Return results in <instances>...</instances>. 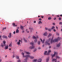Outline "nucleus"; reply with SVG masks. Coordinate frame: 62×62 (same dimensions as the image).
<instances>
[{
	"mask_svg": "<svg viewBox=\"0 0 62 62\" xmlns=\"http://www.w3.org/2000/svg\"><path fill=\"white\" fill-rule=\"evenodd\" d=\"M61 39V38L58 37L57 39H55L54 40H53V39H52L51 40V43H53V42H56L58 40H60Z\"/></svg>",
	"mask_w": 62,
	"mask_h": 62,
	"instance_id": "obj_1",
	"label": "nucleus"
},
{
	"mask_svg": "<svg viewBox=\"0 0 62 62\" xmlns=\"http://www.w3.org/2000/svg\"><path fill=\"white\" fill-rule=\"evenodd\" d=\"M57 61V60H56V59H54L53 58H52V62H60L59 61L56 62Z\"/></svg>",
	"mask_w": 62,
	"mask_h": 62,
	"instance_id": "obj_2",
	"label": "nucleus"
},
{
	"mask_svg": "<svg viewBox=\"0 0 62 62\" xmlns=\"http://www.w3.org/2000/svg\"><path fill=\"white\" fill-rule=\"evenodd\" d=\"M26 57H29V58H30L31 59H33V58H34V57L31 56L29 55H27V56H26Z\"/></svg>",
	"mask_w": 62,
	"mask_h": 62,
	"instance_id": "obj_3",
	"label": "nucleus"
},
{
	"mask_svg": "<svg viewBox=\"0 0 62 62\" xmlns=\"http://www.w3.org/2000/svg\"><path fill=\"white\" fill-rule=\"evenodd\" d=\"M22 42V40H19L17 42V44L18 45H20V42Z\"/></svg>",
	"mask_w": 62,
	"mask_h": 62,
	"instance_id": "obj_4",
	"label": "nucleus"
},
{
	"mask_svg": "<svg viewBox=\"0 0 62 62\" xmlns=\"http://www.w3.org/2000/svg\"><path fill=\"white\" fill-rule=\"evenodd\" d=\"M50 39H51L50 38L48 39V40L47 41H46V44H48V45H50V43H48V42L49 41H50Z\"/></svg>",
	"mask_w": 62,
	"mask_h": 62,
	"instance_id": "obj_5",
	"label": "nucleus"
},
{
	"mask_svg": "<svg viewBox=\"0 0 62 62\" xmlns=\"http://www.w3.org/2000/svg\"><path fill=\"white\" fill-rule=\"evenodd\" d=\"M35 47L34 45H32V46H31L29 47L30 49H34L35 48Z\"/></svg>",
	"mask_w": 62,
	"mask_h": 62,
	"instance_id": "obj_6",
	"label": "nucleus"
},
{
	"mask_svg": "<svg viewBox=\"0 0 62 62\" xmlns=\"http://www.w3.org/2000/svg\"><path fill=\"white\" fill-rule=\"evenodd\" d=\"M22 55H23V57H26V56L28 55H27L26 56H24V53L23 52H22Z\"/></svg>",
	"mask_w": 62,
	"mask_h": 62,
	"instance_id": "obj_7",
	"label": "nucleus"
},
{
	"mask_svg": "<svg viewBox=\"0 0 62 62\" xmlns=\"http://www.w3.org/2000/svg\"><path fill=\"white\" fill-rule=\"evenodd\" d=\"M5 50H7L8 49V45H6L5 46L4 48Z\"/></svg>",
	"mask_w": 62,
	"mask_h": 62,
	"instance_id": "obj_8",
	"label": "nucleus"
},
{
	"mask_svg": "<svg viewBox=\"0 0 62 62\" xmlns=\"http://www.w3.org/2000/svg\"><path fill=\"white\" fill-rule=\"evenodd\" d=\"M43 35L44 36H47L48 35V33H47V32H44L43 34Z\"/></svg>",
	"mask_w": 62,
	"mask_h": 62,
	"instance_id": "obj_9",
	"label": "nucleus"
},
{
	"mask_svg": "<svg viewBox=\"0 0 62 62\" xmlns=\"http://www.w3.org/2000/svg\"><path fill=\"white\" fill-rule=\"evenodd\" d=\"M12 35H11V33H10L9 34L8 37L9 38H11Z\"/></svg>",
	"mask_w": 62,
	"mask_h": 62,
	"instance_id": "obj_10",
	"label": "nucleus"
},
{
	"mask_svg": "<svg viewBox=\"0 0 62 62\" xmlns=\"http://www.w3.org/2000/svg\"><path fill=\"white\" fill-rule=\"evenodd\" d=\"M40 40L42 42V43H44V41H45V39H44L43 40L42 39H40Z\"/></svg>",
	"mask_w": 62,
	"mask_h": 62,
	"instance_id": "obj_11",
	"label": "nucleus"
},
{
	"mask_svg": "<svg viewBox=\"0 0 62 62\" xmlns=\"http://www.w3.org/2000/svg\"><path fill=\"white\" fill-rule=\"evenodd\" d=\"M49 53H47V51H46L44 53V55H49Z\"/></svg>",
	"mask_w": 62,
	"mask_h": 62,
	"instance_id": "obj_12",
	"label": "nucleus"
},
{
	"mask_svg": "<svg viewBox=\"0 0 62 62\" xmlns=\"http://www.w3.org/2000/svg\"><path fill=\"white\" fill-rule=\"evenodd\" d=\"M29 29L31 30L30 32H32V30H33V28L32 27H29Z\"/></svg>",
	"mask_w": 62,
	"mask_h": 62,
	"instance_id": "obj_13",
	"label": "nucleus"
},
{
	"mask_svg": "<svg viewBox=\"0 0 62 62\" xmlns=\"http://www.w3.org/2000/svg\"><path fill=\"white\" fill-rule=\"evenodd\" d=\"M38 23L39 24H42V22L41 21H39Z\"/></svg>",
	"mask_w": 62,
	"mask_h": 62,
	"instance_id": "obj_14",
	"label": "nucleus"
},
{
	"mask_svg": "<svg viewBox=\"0 0 62 62\" xmlns=\"http://www.w3.org/2000/svg\"><path fill=\"white\" fill-rule=\"evenodd\" d=\"M2 38H4L5 39H7L8 38L7 36L5 35H3L2 36Z\"/></svg>",
	"mask_w": 62,
	"mask_h": 62,
	"instance_id": "obj_15",
	"label": "nucleus"
},
{
	"mask_svg": "<svg viewBox=\"0 0 62 62\" xmlns=\"http://www.w3.org/2000/svg\"><path fill=\"white\" fill-rule=\"evenodd\" d=\"M61 44V43H59V44H57V47H60Z\"/></svg>",
	"mask_w": 62,
	"mask_h": 62,
	"instance_id": "obj_16",
	"label": "nucleus"
},
{
	"mask_svg": "<svg viewBox=\"0 0 62 62\" xmlns=\"http://www.w3.org/2000/svg\"><path fill=\"white\" fill-rule=\"evenodd\" d=\"M25 53L26 54H30V53L26 51H25Z\"/></svg>",
	"mask_w": 62,
	"mask_h": 62,
	"instance_id": "obj_17",
	"label": "nucleus"
},
{
	"mask_svg": "<svg viewBox=\"0 0 62 62\" xmlns=\"http://www.w3.org/2000/svg\"><path fill=\"white\" fill-rule=\"evenodd\" d=\"M12 24L14 26H15V27H16V26H17V25L15 24V23H13Z\"/></svg>",
	"mask_w": 62,
	"mask_h": 62,
	"instance_id": "obj_18",
	"label": "nucleus"
},
{
	"mask_svg": "<svg viewBox=\"0 0 62 62\" xmlns=\"http://www.w3.org/2000/svg\"><path fill=\"white\" fill-rule=\"evenodd\" d=\"M6 45H4V44H1V47H3H3H4V46H5Z\"/></svg>",
	"mask_w": 62,
	"mask_h": 62,
	"instance_id": "obj_19",
	"label": "nucleus"
},
{
	"mask_svg": "<svg viewBox=\"0 0 62 62\" xmlns=\"http://www.w3.org/2000/svg\"><path fill=\"white\" fill-rule=\"evenodd\" d=\"M19 31L18 29H17L16 31V33H19Z\"/></svg>",
	"mask_w": 62,
	"mask_h": 62,
	"instance_id": "obj_20",
	"label": "nucleus"
},
{
	"mask_svg": "<svg viewBox=\"0 0 62 62\" xmlns=\"http://www.w3.org/2000/svg\"><path fill=\"white\" fill-rule=\"evenodd\" d=\"M54 54L55 55H57V54H58V53L57 52H54Z\"/></svg>",
	"mask_w": 62,
	"mask_h": 62,
	"instance_id": "obj_21",
	"label": "nucleus"
},
{
	"mask_svg": "<svg viewBox=\"0 0 62 62\" xmlns=\"http://www.w3.org/2000/svg\"><path fill=\"white\" fill-rule=\"evenodd\" d=\"M38 62H41V59H40L38 60Z\"/></svg>",
	"mask_w": 62,
	"mask_h": 62,
	"instance_id": "obj_22",
	"label": "nucleus"
},
{
	"mask_svg": "<svg viewBox=\"0 0 62 62\" xmlns=\"http://www.w3.org/2000/svg\"><path fill=\"white\" fill-rule=\"evenodd\" d=\"M3 42L4 44V45H6V41L4 40L3 41Z\"/></svg>",
	"mask_w": 62,
	"mask_h": 62,
	"instance_id": "obj_23",
	"label": "nucleus"
},
{
	"mask_svg": "<svg viewBox=\"0 0 62 62\" xmlns=\"http://www.w3.org/2000/svg\"><path fill=\"white\" fill-rule=\"evenodd\" d=\"M51 55L52 56V58H53V57H54V56H55V55L54 54H52Z\"/></svg>",
	"mask_w": 62,
	"mask_h": 62,
	"instance_id": "obj_24",
	"label": "nucleus"
},
{
	"mask_svg": "<svg viewBox=\"0 0 62 62\" xmlns=\"http://www.w3.org/2000/svg\"><path fill=\"white\" fill-rule=\"evenodd\" d=\"M54 28H55V27L54 26H53L51 28V29L52 30L54 29Z\"/></svg>",
	"mask_w": 62,
	"mask_h": 62,
	"instance_id": "obj_25",
	"label": "nucleus"
},
{
	"mask_svg": "<svg viewBox=\"0 0 62 62\" xmlns=\"http://www.w3.org/2000/svg\"><path fill=\"white\" fill-rule=\"evenodd\" d=\"M30 44H31V45H33L34 44V43H33V42H31V43H30Z\"/></svg>",
	"mask_w": 62,
	"mask_h": 62,
	"instance_id": "obj_26",
	"label": "nucleus"
},
{
	"mask_svg": "<svg viewBox=\"0 0 62 62\" xmlns=\"http://www.w3.org/2000/svg\"><path fill=\"white\" fill-rule=\"evenodd\" d=\"M37 44L38 45H39L40 44V42L39 41L37 43Z\"/></svg>",
	"mask_w": 62,
	"mask_h": 62,
	"instance_id": "obj_27",
	"label": "nucleus"
},
{
	"mask_svg": "<svg viewBox=\"0 0 62 62\" xmlns=\"http://www.w3.org/2000/svg\"><path fill=\"white\" fill-rule=\"evenodd\" d=\"M23 39L25 42H27V40H26V39H25L24 38Z\"/></svg>",
	"mask_w": 62,
	"mask_h": 62,
	"instance_id": "obj_28",
	"label": "nucleus"
},
{
	"mask_svg": "<svg viewBox=\"0 0 62 62\" xmlns=\"http://www.w3.org/2000/svg\"><path fill=\"white\" fill-rule=\"evenodd\" d=\"M9 47H12V44L11 43H10L9 45Z\"/></svg>",
	"mask_w": 62,
	"mask_h": 62,
	"instance_id": "obj_29",
	"label": "nucleus"
},
{
	"mask_svg": "<svg viewBox=\"0 0 62 62\" xmlns=\"http://www.w3.org/2000/svg\"><path fill=\"white\" fill-rule=\"evenodd\" d=\"M49 60V58H47L46 59V62H48Z\"/></svg>",
	"mask_w": 62,
	"mask_h": 62,
	"instance_id": "obj_30",
	"label": "nucleus"
},
{
	"mask_svg": "<svg viewBox=\"0 0 62 62\" xmlns=\"http://www.w3.org/2000/svg\"><path fill=\"white\" fill-rule=\"evenodd\" d=\"M52 52V51L51 50H49L48 51V54H49L50 53H51Z\"/></svg>",
	"mask_w": 62,
	"mask_h": 62,
	"instance_id": "obj_31",
	"label": "nucleus"
},
{
	"mask_svg": "<svg viewBox=\"0 0 62 62\" xmlns=\"http://www.w3.org/2000/svg\"><path fill=\"white\" fill-rule=\"evenodd\" d=\"M33 39H36V37H35L34 36H33L32 37Z\"/></svg>",
	"mask_w": 62,
	"mask_h": 62,
	"instance_id": "obj_32",
	"label": "nucleus"
},
{
	"mask_svg": "<svg viewBox=\"0 0 62 62\" xmlns=\"http://www.w3.org/2000/svg\"><path fill=\"white\" fill-rule=\"evenodd\" d=\"M52 34L51 33L49 34V35L48 36V37H50V36H52Z\"/></svg>",
	"mask_w": 62,
	"mask_h": 62,
	"instance_id": "obj_33",
	"label": "nucleus"
},
{
	"mask_svg": "<svg viewBox=\"0 0 62 62\" xmlns=\"http://www.w3.org/2000/svg\"><path fill=\"white\" fill-rule=\"evenodd\" d=\"M58 20L59 21H61L62 20V18L61 17H59L58 19Z\"/></svg>",
	"mask_w": 62,
	"mask_h": 62,
	"instance_id": "obj_34",
	"label": "nucleus"
},
{
	"mask_svg": "<svg viewBox=\"0 0 62 62\" xmlns=\"http://www.w3.org/2000/svg\"><path fill=\"white\" fill-rule=\"evenodd\" d=\"M48 19L49 20H51V19H52V18L51 17H49L48 18Z\"/></svg>",
	"mask_w": 62,
	"mask_h": 62,
	"instance_id": "obj_35",
	"label": "nucleus"
},
{
	"mask_svg": "<svg viewBox=\"0 0 62 62\" xmlns=\"http://www.w3.org/2000/svg\"><path fill=\"white\" fill-rule=\"evenodd\" d=\"M56 58H58V59H59V58H60V57L58 56H56Z\"/></svg>",
	"mask_w": 62,
	"mask_h": 62,
	"instance_id": "obj_36",
	"label": "nucleus"
},
{
	"mask_svg": "<svg viewBox=\"0 0 62 62\" xmlns=\"http://www.w3.org/2000/svg\"><path fill=\"white\" fill-rule=\"evenodd\" d=\"M37 59H35L34 60H33V62H37Z\"/></svg>",
	"mask_w": 62,
	"mask_h": 62,
	"instance_id": "obj_37",
	"label": "nucleus"
},
{
	"mask_svg": "<svg viewBox=\"0 0 62 62\" xmlns=\"http://www.w3.org/2000/svg\"><path fill=\"white\" fill-rule=\"evenodd\" d=\"M26 31L27 33H29V31H28V29L26 30Z\"/></svg>",
	"mask_w": 62,
	"mask_h": 62,
	"instance_id": "obj_38",
	"label": "nucleus"
},
{
	"mask_svg": "<svg viewBox=\"0 0 62 62\" xmlns=\"http://www.w3.org/2000/svg\"><path fill=\"white\" fill-rule=\"evenodd\" d=\"M36 51H37V49L36 48L33 51V52H36Z\"/></svg>",
	"mask_w": 62,
	"mask_h": 62,
	"instance_id": "obj_39",
	"label": "nucleus"
},
{
	"mask_svg": "<svg viewBox=\"0 0 62 62\" xmlns=\"http://www.w3.org/2000/svg\"><path fill=\"white\" fill-rule=\"evenodd\" d=\"M21 62V60L20 59L18 60L17 61V62Z\"/></svg>",
	"mask_w": 62,
	"mask_h": 62,
	"instance_id": "obj_40",
	"label": "nucleus"
},
{
	"mask_svg": "<svg viewBox=\"0 0 62 62\" xmlns=\"http://www.w3.org/2000/svg\"><path fill=\"white\" fill-rule=\"evenodd\" d=\"M52 29H48V31H51V30Z\"/></svg>",
	"mask_w": 62,
	"mask_h": 62,
	"instance_id": "obj_41",
	"label": "nucleus"
},
{
	"mask_svg": "<svg viewBox=\"0 0 62 62\" xmlns=\"http://www.w3.org/2000/svg\"><path fill=\"white\" fill-rule=\"evenodd\" d=\"M6 27L3 28L2 29V30H5V29H6Z\"/></svg>",
	"mask_w": 62,
	"mask_h": 62,
	"instance_id": "obj_42",
	"label": "nucleus"
},
{
	"mask_svg": "<svg viewBox=\"0 0 62 62\" xmlns=\"http://www.w3.org/2000/svg\"><path fill=\"white\" fill-rule=\"evenodd\" d=\"M21 29H23V27L22 26L21 27Z\"/></svg>",
	"mask_w": 62,
	"mask_h": 62,
	"instance_id": "obj_43",
	"label": "nucleus"
},
{
	"mask_svg": "<svg viewBox=\"0 0 62 62\" xmlns=\"http://www.w3.org/2000/svg\"><path fill=\"white\" fill-rule=\"evenodd\" d=\"M16 58H17V59H19V56H17L16 57Z\"/></svg>",
	"mask_w": 62,
	"mask_h": 62,
	"instance_id": "obj_44",
	"label": "nucleus"
},
{
	"mask_svg": "<svg viewBox=\"0 0 62 62\" xmlns=\"http://www.w3.org/2000/svg\"><path fill=\"white\" fill-rule=\"evenodd\" d=\"M45 30H48V29L47 28V27H45Z\"/></svg>",
	"mask_w": 62,
	"mask_h": 62,
	"instance_id": "obj_45",
	"label": "nucleus"
},
{
	"mask_svg": "<svg viewBox=\"0 0 62 62\" xmlns=\"http://www.w3.org/2000/svg\"><path fill=\"white\" fill-rule=\"evenodd\" d=\"M38 41L37 40H35L34 41V42H37Z\"/></svg>",
	"mask_w": 62,
	"mask_h": 62,
	"instance_id": "obj_46",
	"label": "nucleus"
},
{
	"mask_svg": "<svg viewBox=\"0 0 62 62\" xmlns=\"http://www.w3.org/2000/svg\"><path fill=\"white\" fill-rule=\"evenodd\" d=\"M59 24H61L62 25V22H60L59 23Z\"/></svg>",
	"mask_w": 62,
	"mask_h": 62,
	"instance_id": "obj_47",
	"label": "nucleus"
},
{
	"mask_svg": "<svg viewBox=\"0 0 62 62\" xmlns=\"http://www.w3.org/2000/svg\"><path fill=\"white\" fill-rule=\"evenodd\" d=\"M39 21H41L42 20H41V19L40 18H39Z\"/></svg>",
	"mask_w": 62,
	"mask_h": 62,
	"instance_id": "obj_48",
	"label": "nucleus"
},
{
	"mask_svg": "<svg viewBox=\"0 0 62 62\" xmlns=\"http://www.w3.org/2000/svg\"><path fill=\"white\" fill-rule=\"evenodd\" d=\"M36 23V21H33V23Z\"/></svg>",
	"mask_w": 62,
	"mask_h": 62,
	"instance_id": "obj_49",
	"label": "nucleus"
},
{
	"mask_svg": "<svg viewBox=\"0 0 62 62\" xmlns=\"http://www.w3.org/2000/svg\"><path fill=\"white\" fill-rule=\"evenodd\" d=\"M36 39H38L39 38V36H37L36 37Z\"/></svg>",
	"mask_w": 62,
	"mask_h": 62,
	"instance_id": "obj_50",
	"label": "nucleus"
},
{
	"mask_svg": "<svg viewBox=\"0 0 62 62\" xmlns=\"http://www.w3.org/2000/svg\"><path fill=\"white\" fill-rule=\"evenodd\" d=\"M2 37V35H0V39H2V38H1Z\"/></svg>",
	"mask_w": 62,
	"mask_h": 62,
	"instance_id": "obj_51",
	"label": "nucleus"
},
{
	"mask_svg": "<svg viewBox=\"0 0 62 62\" xmlns=\"http://www.w3.org/2000/svg\"><path fill=\"white\" fill-rule=\"evenodd\" d=\"M41 49V47H39L38 48V49Z\"/></svg>",
	"mask_w": 62,
	"mask_h": 62,
	"instance_id": "obj_52",
	"label": "nucleus"
},
{
	"mask_svg": "<svg viewBox=\"0 0 62 62\" xmlns=\"http://www.w3.org/2000/svg\"><path fill=\"white\" fill-rule=\"evenodd\" d=\"M53 31L54 32H55L56 31V30L55 29H54Z\"/></svg>",
	"mask_w": 62,
	"mask_h": 62,
	"instance_id": "obj_53",
	"label": "nucleus"
},
{
	"mask_svg": "<svg viewBox=\"0 0 62 62\" xmlns=\"http://www.w3.org/2000/svg\"><path fill=\"white\" fill-rule=\"evenodd\" d=\"M56 17H54V20H56Z\"/></svg>",
	"mask_w": 62,
	"mask_h": 62,
	"instance_id": "obj_54",
	"label": "nucleus"
},
{
	"mask_svg": "<svg viewBox=\"0 0 62 62\" xmlns=\"http://www.w3.org/2000/svg\"><path fill=\"white\" fill-rule=\"evenodd\" d=\"M2 61V59H0V62H1Z\"/></svg>",
	"mask_w": 62,
	"mask_h": 62,
	"instance_id": "obj_55",
	"label": "nucleus"
},
{
	"mask_svg": "<svg viewBox=\"0 0 62 62\" xmlns=\"http://www.w3.org/2000/svg\"><path fill=\"white\" fill-rule=\"evenodd\" d=\"M41 17L42 18H44V16H41Z\"/></svg>",
	"mask_w": 62,
	"mask_h": 62,
	"instance_id": "obj_56",
	"label": "nucleus"
},
{
	"mask_svg": "<svg viewBox=\"0 0 62 62\" xmlns=\"http://www.w3.org/2000/svg\"><path fill=\"white\" fill-rule=\"evenodd\" d=\"M16 33V32H15V31H14L13 32V34H15Z\"/></svg>",
	"mask_w": 62,
	"mask_h": 62,
	"instance_id": "obj_57",
	"label": "nucleus"
},
{
	"mask_svg": "<svg viewBox=\"0 0 62 62\" xmlns=\"http://www.w3.org/2000/svg\"><path fill=\"white\" fill-rule=\"evenodd\" d=\"M56 35H59V34H58V33H57L56 34Z\"/></svg>",
	"mask_w": 62,
	"mask_h": 62,
	"instance_id": "obj_58",
	"label": "nucleus"
},
{
	"mask_svg": "<svg viewBox=\"0 0 62 62\" xmlns=\"http://www.w3.org/2000/svg\"><path fill=\"white\" fill-rule=\"evenodd\" d=\"M14 57H15V56L14 55H13V57L14 58Z\"/></svg>",
	"mask_w": 62,
	"mask_h": 62,
	"instance_id": "obj_59",
	"label": "nucleus"
},
{
	"mask_svg": "<svg viewBox=\"0 0 62 62\" xmlns=\"http://www.w3.org/2000/svg\"><path fill=\"white\" fill-rule=\"evenodd\" d=\"M56 28L57 29H57H58V27H56Z\"/></svg>",
	"mask_w": 62,
	"mask_h": 62,
	"instance_id": "obj_60",
	"label": "nucleus"
},
{
	"mask_svg": "<svg viewBox=\"0 0 62 62\" xmlns=\"http://www.w3.org/2000/svg\"><path fill=\"white\" fill-rule=\"evenodd\" d=\"M11 49L10 48H9V50H10H10H11Z\"/></svg>",
	"mask_w": 62,
	"mask_h": 62,
	"instance_id": "obj_61",
	"label": "nucleus"
},
{
	"mask_svg": "<svg viewBox=\"0 0 62 62\" xmlns=\"http://www.w3.org/2000/svg\"><path fill=\"white\" fill-rule=\"evenodd\" d=\"M22 32H23V33H24V31H22Z\"/></svg>",
	"mask_w": 62,
	"mask_h": 62,
	"instance_id": "obj_62",
	"label": "nucleus"
},
{
	"mask_svg": "<svg viewBox=\"0 0 62 62\" xmlns=\"http://www.w3.org/2000/svg\"><path fill=\"white\" fill-rule=\"evenodd\" d=\"M20 51H23V50H22L20 49Z\"/></svg>",
	"mask_w": 62,
	"mask_h": 62,
	"instance_id": "obj_63",
	"label": "nucleus"
},
{
	"mask_svg": "<svg viewBox=\"0 0 62 62\" xmlns=\"http://www.w3.org/2000/svg\"><path fill=\"white\" fill-rule=\"evenodd\" d=\"M60 16H61V17H62V15H60Z\"/></svg>",
	"mask_w": 62,
	"mask_h": 62,
	"instance_id": "obj_64",
	"label": "nucleus"
}]
</instances>
